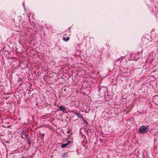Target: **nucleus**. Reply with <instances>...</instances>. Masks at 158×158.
I'll use <instances>...</instances> for the list:
<instances>
[{"label": "nucleus", "mask_w": 158, "mask_h": 158, "mask_svg": "<svg viewBox=\"0 0 158 158\" xmlns=\"http://www.w3.org/2000/svg\"><path fill=\"white\" fill-rule=\"evenodd\" d=\"M28 136V135L27 133L25 131H23L22 133V135L21 136V137L23 139H25L26 137Z\"/></svg>", "instance_id": "423d86ee"}, {"label": "nucleus", "mask_w": 158, "mask_h": 158, "mask_svg": "<svg viewBox=\"0 0 158 158\" xmlns=\"http://www.w3.org/2000/svg\"><path fill=\"white\" fill-rule=\"evenodd\" d=\"M119 59H120V58L118 59L117 60H116V61H119Z\"/></svg>", "instance_id": "a211bd4d"}, {"label": "nucleus", "mask_w": 158, "mask_h": 158, "mask_svg": "<svg viewBox=\"0 0 158 158\" xmlns=\"http://www.w3.org/2000/svg\"><path fill=\"white\" fill-rule=\"evenodd\" d=\"M80 118H81L83 121H85V120L82 116Z\"/></svg>", "instance_id": "4468645a"}, {"label": "nucleus", "mask_w": 158, "mask_h": 158, "mask_svg": "<svg viewBox=\"0 0 158 158\" xmlns=\"http://www.w3.org/2000/svg\"><path fill=\"white\" fill-rule=\"evenodd\" d=\"M91 38H90V39ZM92 38H93V37H92Z\"/></svg>", "instance_id": "aec40b11"}, {"label": "nucleus", "mask_w": 158, "mask_h": 158, "mask_svg": "<svg viewBox=\"0 0 158 158\" xmlns=\"http://www.w3.org/2000/svg\"><path fill=\"white\" fill-rule=\"evenodd\" d=\"M142 42L143 44L144 45H147L149 44L151 42V41L148 40V39L146 37H142Z\"/></svg>", "instance_id": "f03ea898"}, {"label": "nucleus", "mask_w": 158, "mask_h": 158, "mask_svg": "<svg viewBox=\"0 0 158 158\" xmlns=\"http://www.w3.org/2000/svg\"><path fill=\"white\" fill-rule=\"evenodd\" d=\"M41 135H42V136L43 137V138H44V135H45V134H44V133H42V134H41Z\"/></svg>", "instance_id": "dca6fc26"}, {"label": "nucleus", "mask_w": 158, "mask_h": 158, "mask_svg": "<svg viewBox=\"0 0 158 158\" xmlns=\"http://www.w3.org/2000/svg\"><path fill=\"white\" fill-rule=\"evenodd\" d=\"M84 122H85V123L86 124H87H87H88L87 122L85 120V121H84Z\"/></svg>", "instance_id": "f3484780"}, {"label": "nucleus", "mask_w": 158, "mask_h": 158, "mask_svg": "<svg viewBox=\"0 0 158 158\" xmlns=\"http://www.w3.org/2000/svg\"><path fill=\"white\" fill-rule=\"evenodd\" d=\"M58 110L59 111H62L64 113L67 112L66 108L63 106H59Z\"/></svg>", "instance_id": "39448f33"}, {"label": "nucleus", "mask_w": 158, "mask_h": 158, "mask_svg": "<svg viewBox=\"0 0 158 158\" xmlns=\"http://www.w3.org/2000/svg\"><path fill=\"white\" fill-rule=\"evenodd\" d=\"M73 114L77 116L78 118H80L82 116L81 114L79 113H77L76 112V110L73 112Z\"/></svg>", "instance_id": "6e6552de"}, {"label": "nucleus", "mask_w": 158, "mask_h": 158, "mask_svg": "<svg viewBox=\"0 0 158 158\" xmlns=\"http://www.w3.org/2000/svg\"><path fill=\"white\" fill-rule=\"evenodd\" d=\"M68 155L67 152H65L62 155V158H66L68 157Z\"/></svg>", "instance_id": "1a4fd4ad"}, {"label": "nucleus", "mask_w": 158, "mask_h": 158, "mask_svg": "<svg viewBox=\"0 0 158 158\" xmlns=\"http://www.w3.org/2000/svg\"><path fill=\"white\" fill-rule=\"evenodd\" d=\"M21 18H19L16 19L15 20L14 19V22L16 26L19 27L20 26V24L21 22Z\"/></svg>", "instance_id": "7ed1b4c3"}, {"label": "nucleus", "mask_w": 158, "mask_h": 158, "mask_svg": "<svg viewBox=\"0 0 158 158\" xmlns=\"http://www.w3.org/2000/svg\"><path fill=\"white\" fill-rule=\"evenodd\" d=\"M106 45H107V46H109H109H110V45H109V43H108V44L107 43H106Z\"/></svg>", "instance_id": "6ab92c4d"}, {"label": "nucleus", "mask_w": 158, "mask_h": 158, "mask_svg": "<svg viewBox=\"0 0 158 158\" xmlns=\"http://www.w3.org/2000/svg\"><path fill=\"white\" fill-rule=\"evenodd\" d=\"M70 39L69 37H64L63 38V40L64 41L67 42Z\"/></svg>", "instance_id": "9d476101"}, {"label": "nucleus", "mask_w": 158, "mask_h": 158, "mask_svg": "<svg viewBox=\"0 0 158 158\" xmlns=\"http://www.w3.org/2000/svg\"><path fill=\"white\" fill-rule=\"evenodd\" d=\"M80 118H81L83 121H85V120L82 116Z\"/></svg>", "instance_id": "2eb2a0df"}, {"label": "nucleus", "mask_w": 158, "mask_h": 158, "mask_svg": "<svg viewBox=\"0 0 158 158\" xmlns=\"http://www.w3.org/2000/svg\"><path fill=\"white\" fill-rule=\"evenodd\" d=\"M72 143V142H71V141H68L66 143L62 144L61 146V147L62 148H64L67 146L69 145V144L71 143Z\"/></svg>", "instance_id": "0eeeda50"}, {"label": "nucleus", "mask_w": 158, "mask_h": 158, "mask_svg": "<svg viewBox=\"0 0 158 158\" xmlns=\"http://www.w3.org/2000/svg\"><path fill=\"white\" fill-rule=\"evenodd\" d=\"M69 30H70V29H68L66 31V32H68V33H65L64 34V36H66L67 35V34H69Z\"/></svg>", "instance_id": "9b49d317"}, {"label": "nucleus", "mask_w": 158, "mask_h": 158, "mask_svg": "<svg viewBox=\"0 0 158 158\" xmlns=\"http://www.w3.org/2000/svg\"><path fill=\"white\" fill-rule=\"evenodd\" d=\"M149 131L148 126H141L139 130V132L140 133L145 134Z\"/></svg>", "instance_id": "f257e3e1"}, {"label": "nucleus", "mask_w": 158, "mask_h": 158, "mask_svg": "<svg viewBox=\"0 0 158 158\" xmlns=\"http://www.w3.org/2000/svg\"><path fill=\"white\" fill-rule=\"evenodd\" d=\"M27 142H28L29 145V146H30L31 144V140L29 141H27Z\"/></svg>", "instance_id": "ddd939ff"}, {"label": "nucleus", "mask_w": 158, "mask_h": 158, "mask_svg": "<svg viewBox=\"0 0 158 158\" xmlns=\"http://www.w3.org/2000/svg\"><path fill=\"white\" fill-rule=\"evenodd\" d=\"M130 70L127 69V72H121V74H122V76L125 77H128L131 74V73L130 72Z\"/></svg>", "instance_id": "20e7f679"}, {"label": "nucleus", "mask_w": 158, "mask_h": 158, "mask_svg": "<svg viewBox=\"0 0 158 158\" xmlns=\"http://www.w3.org/2000/svg\"><path fill=\"white\" fill-rule=\"evenodd\" d=\"M25 139H27V141H31V140L29 138L27 137H26Z\"/></svg>", "instance_id": "f8f14e48"}]
</instances>
